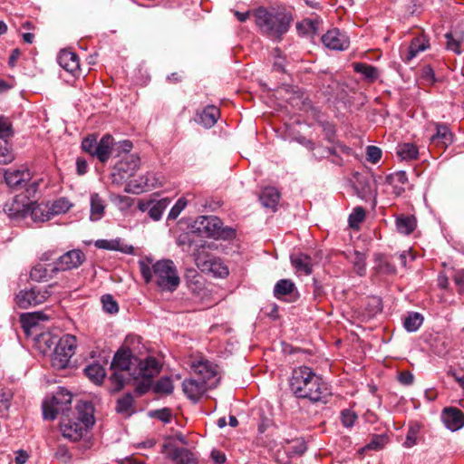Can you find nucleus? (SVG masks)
I'll use <instances>...</instances> for the list:
<instances>
[{"label": "nucleus", "instance_id": "obj_61", "mask_svg": "<svg viewBox=\"0 0 464 464\" xmlns=\"http://www.w3.org/2000/svg\"><path fill=\"white\" fill-rule=\"evenodd\" d=\"M417 432L418 430L415 428H410L404 441L406 447H412L416 443Z\"/></svg>", "mask_w": 464, "mask_h": 464}, {"label": "nucleus", "instance_id": "obj_4", "mask_svg": "<svg viewBox=\"0 0 464 464\" xmlns=\"http://www.w3.org/2000/svg\"><path fill=\"white\" fill-rule=\"evenodd\" d=\"M144 281L153 283L164 292H174L180 285V277L177 266L170 259H161L150 266L145 261H139Z\"/></svg>", "mask_w": 464, "mask_h": 464}, {"label": "nucleus", "instance_id": "obj_12", "mask_svg": "<svg viewBox=\"0 0 464 464\" xmlns=\"http://www.w3.org/2000/svg\"><path fill=\"white\" fill-rule=\"evenodd\" d=\"M322 42L325 47L338 51L347 49L350 44L348 36L336 28L327 31L322 36Z\"/></svg>", "mask_w": 464, "mask_h": 464}, {"label": "nucleus", "instance_id": "obj_62", "mask_svg": "<svg viewBox=\"0 0 464 464\" xmlns=\"http://www.w3.org/2000/svg\"><path fill=\"white\" fill-rule=\"evenodd\" d=\"M323 295H324V290H323L322 285H320V283L316 279H314V283H313V296H314V299L315 301H318V300L321 299Z\"/></svg>", "mask_w": 464, "mask_h": 464}, {"label": "nucleus", "instance_id": "obj_17", "mask_svg": "<svg viewBox=\"0 0 464 464\" xmlns=\"http://www.w3.org/2000/svg\"><path fill=\"white\" fill-rule=\"evenodd\" d=\"M274 295L277 299L289 296L288 301L297 298V291L295 283L290 279H280L274 287Z\"/></svg>", "mask_w": 464, "mask_h": 464}, {"label": "nucleus", "instance_id": "obj_7", "mask_svg": "<svg viewBox=\"0 0 464 464\" xmlns=\"http://www.w3.org/2000/svg\"><path fill=\"white\" fill-rule=\"evenodd\" d=\"M76 343V337L72 334H64L59 339L51 358V363L54 369L63 370L69 365L75 353Z\"/></svg>", "mask_w": 464, "mask_h": 464}, {"label": "nucleus", "instance_id": "obj_50", "mask_svg": "<svg viewBox=\"0 0 464 464\" xmlns=\"http://www.w3.org/2000/svg\"><path fill=\"white\" fill-rule=\"evenodd\" d=\"M13 398V393L7 390L0 392V413H5L10 407V402Z\"/></svg>", "mask_w": 464, "mask_h": 464}, {"label": "nucleus", "instance_id": "obj_5", "mask_svg": "<svg viewBox=\"0 0 464 464\" xmlns=\"http://www.w3.org/2000/svg\"><path fill=\"white\" fill-rule=\"evenodd\" d=\"M77 416L72 420L70 415L62 417L61 430L63 437L72 441L80 440L88 429L94 424L93 407L91 402L80 401L76 407Z\"/></svg>", "mask_w": 464, "mask_h": 464}, {"label": "nucleus", "instance_id": "obj_40", "mask_svg": "<svg viewBox=\"0 0 464 464\" xmlns=\"http://www.w3.org/2000/svg\"><path fill=\"white\" fill-rule=\"evenodd\" d=\"M104 212L103 200L98 194L91 196V219L98 220L102 218Z\"/></svg>", "mask_w": 464, "mask_h": 464}, {"label": "nucleus", "instance_id": "obj_27", "mask_svg": "<svg viewBox=\"0 0 464 464\" xmlns=\"http://www.w3.org/2000/svg\"><path fill=\"white\" fill-rule=\"evenodd\" d=\"M279 198L280 194L278 190L276 188L268 187L263 189L259 196V200L265 208L275 210L278 204Z\"/></svg>", "mask_w": 464, "mask_h": 464}, {"label": "nucleus", "instance_id": "obj_25", "mask_svg": "<svg viewBox=\"0 0 464 464\" xmlns=\"http://www.w3.org/2000/svg\"><path fill=\"white\" fill-rule=\"evenodd\" d=\"M6 184L12 188L22 187L30 179V172L28 170H7L5 173Z\"/></svg>", "mask_w": 464, "mask_h": 464}, {"label": "nucleus", "instance_id": "obj_14", "mask_svg": "<svg viewBox=\"0 0 464 464\" xmlns=\"http://www.w3.org/2000/svg\"><path fill=\"white\" fill-rule=\"evenodd\" d=\"M182 388L188 398L196 402L206 392L207 382L206 380H201L199 378L198 380L188 379L183 382Z\"/></svg>", "mask_w": 464, "mask_h": 464}, {"label": "nucleus", "instance_id": "obj_20", "mask_svg": "<svg viewBox=\"0 0 464 464\" xmlns=\"http://www.w3.org/2000/svg\"><path fill=\"white\" fill-rule=\"evenodd\" d=\"M169 200L168 198H162L157 202L150 201L147 203H139V208L142 211H149V216L153 220H160L161 218L163 211L169 206Z\"/></svg>", "mask_w": 464, "mask_h": 464}, {"label": "nucleus", "instance_id": "obj_30", "mask_svg": "<svg viewBox=\"0 0 464 464\" xmlns=\"http://www.w3.org/2000/svg\"><path fill=\"white\" fill-rule=\"evenodd\" d=\"M429 47V42L424 36H418L411 40L405 56V61L410 62L418 55L419 53L425 51Z\"/></svg>", "mask_w": 464, "mask_h": 464}, {"label": "nucleus", "instance_id": "obj_37", "mask_svg": "<svg viewBox=\"0 0 464 464\" xmlns=\"http://www.w3.org/2000/svg\"><path fill=\"white\" fill-rule=\"evenodd\" d=\"M397 154L402 160H413L418 159L419 150L413 143H403L398 146Z\"/></svg>", "mask_w": 464, "mask_h": 464}, {"label": "nucleus", "instance_id": "obj_36", "mask_svg": "<svg viewBox=\"0 0 464 464\" xmlns=\"http://www.w3.org/2000/svg\"><path fill=\"white\" fill-rule=\"evenodd\" d=\"M140 163V158L137 155L132 154L128 156L125 160L118 163L116 168L119 171L129 173L130 176H132L133 173L139 169Z\"/></svg>", "mask_w": 464, "mask_h": 464}, {"label": "nucleus", "instance_id": "obj_2", "mask_svg": "<svg viewBox=\"0 0 464 464\" xmlns=\"http://www.w3.org/2000/svg\"><path fill=\"white\" fill-rule=\"evenodd\" d=\"M290 389L296 398L308 399L313 402L325 403L331 396L327 383L307 366L293 370Z\"/></svg>", "mask_w": 464, "mask_h": 464}, {"label": "nucleus", "instance_id": "obj_18", "mask_svg": "<svg viewBox=\"0 0 464 464\" xmlns=\"http://www.w3.org/2000/svg\"><path fill=\"white\" fill-rule=\"evenodd\" d=\"M72 394L64 388H60L53 396L52 402L61 411L62 417L69 416Z\"/></svg>", "mask_w": 464, "mask_h": 464}, {"label": "nucleus", "instance_id": "obj_45", "mask_svg": "<svg viewBox=\"0 0 464 464\" xmlns=\"http://www.w3.org/2000/svg\"><path fill=\"white\" fill-rule=\"evenodd\" d=\"M296 29L300 34L313 35L316 33L317 24L312 20L304 19L297 23Z\"/></svg>", "mask_w": 464, "mask_h": 464}, {"label": "nucleus", "instance_id": "obj_22", "mask_svg": "<svg viewBox=\"0 0 464 464\" xmlns=\"http://www.w3.org/2000/svg\"><path fill=\"white\" fill-rule=\"evenodd\" d=\"M220 115L219 109L214 105H208L198 113L196 121L202 124L205 128L213 127Z\"/></svg>", "mask_w": 464, "mask_h": 464}, {"label": "nucleus", "instance_id": "obj_1", "mask_svg": "<svg viewBox=\"0 0 464 464\" xmlns=\"http://www.w3.org/2000/svg\"><path fill=\"white\" fill-rule=\"evenodd\" d=\"M110 376V392L122 390L130 379H151L160 373L161 366L153 357L140 360L127 347L119 349L113 356Z\"/></svg>", "mask_w": 464, "mask_h": 464}, {"label": "nucleus", "instance_id": "obj_52", "mask_svg": "<svg viewBox=\"0 0 464 464\" xmlns=\"http://www.w3.org/2000/svg\"><path fill=\"white\" fill-rule=\"evenodd\" d=\"M14 159L13 152L8 149L6 140L5 143L0 141V164H8Z\"/></svg>", "mask_w": 464, "mask_h": 464}, {"label": "nucleus", "instance_id": "obj_3", "mask_svg": "<svg viewBox=\"0 0 464 464\" xmlns=\"http://www.w3.org/2000/svg\"><path fill=\"white\" fill-rule=\"evenodd\" d=\"M253 15L261 34L276 42L282 40L293 22L291 13L285 8L259 7L253 12Z\"/></svg>", "mask_w": 464, "mask_h": 464}, {"label": "nucleus", "instance_id": "obj_43", "mask_svg": "<svg viewBox=\"0 0 464 464\" xmlns=\"http://www.w3.org/2000/svg\"><path fill=\"white\" fill-rule=\"evenodd\" d=\"M174 389L172 381L169 377L160 378L154 385L153 391L156 393L170 394Z\"/></svg>", "mask_w": 464, "mask_h": 464}, {"label": "nucleus", "instance_id": "obj_42", "mask_svg": "<svg viewBox=\"0 0 464 464\" xmlns=\"http://www.w3.org/2000/svg\"><path fill=\"white\" fill-rule=\"evenodd\" d=\"M365 218V211L362 207H356L353 212L349 215L348 222L350 227L358 229L360 223L363 221Z\"/></svg>", "mask_w": 464, "mask_h": 464}, {"label": "nucleus", "instance_id": "obj_19", "mask_svg": "<svg viewBox=\"0 0 464 464\" xmlns=\"http://www.w3.org/2000/svg\"><path fill=\"white\" fill-rule=\"evenodd\" d=\"M57 60L61 67L72 74L80 69L79 58L75 53L63 50L59 53Z\"/></svg>", "mask_w": 464, "mask_h": 464}, {"label": "nucleus", "instance_id": "obj_10", "mask_svg": "<svg viewBox=\"0 0 464 464\" xmlns=\"http://www.w3.org/2000/svg\"><path fill=\"white\" fill-rule=\"evenodd\" d=\"M85 259V254L82 250L72 249L67 251L53 261L56 266L53 269L58 270V272L75 269L78 268Z\"/></svg>", "mask_w": 464, "mask_h": 464}, {"label": "nucleus", "instance_id": "obj_59", "mask_svg": "<svg viewBox=\"0 0 464 464\" xmlns=\"http://www.w3.org/2000/svg\"><path fill=\"white\" fill-rule=\"evenodd\" d=\"M421 77L423 80L433 83L435 82V72L430 65H425L421 70Z\"/></svg>", "mask_w": 464, "mask_h": 464}, {"label": "nucleus", "instance_id": "obj_39", "mask_svg": "<svg viewBox=\"0 0 464 464\" xmlns=\"http://www.w3.org/2000/svg\"><path fill=\"white\" fill-rule=\"evenodd\" d=\"M353 70L363 76L368 82H373L377 77L375 67L363 63H353Z\"/></svg>", "mask_w": 464, "mask_h": 464}, {"label": "nucleus", "instance_id": "obj_9", "mask_svg": "<svg viewBox=\"0 0 464 464\" xmlns=\"http://www.w3.org/2000/svg\"><path fill=\"white\" fill-rule=\"evenodd\" d=\"M198 267L202 272H208L213 274L214 276L224 278L228 275L227 266L218 257L209 254H199L196 257Z\"/></svg>", "mask_w": 464, "mask_h": 464}, {"label": "nucleus", "instance_id": "obj_58", "mask_svg": "<svg viewBox=\"0 0 464 464\" xmlns=\"http://www.w3.org/2000/svg\"><path fill=\"white\" fill-rule=\"evenodd\" d=\"M413 380H414V376L409 371H402L398 373V381L403 385L412 384Z\"/></svg>", "mask_w": 464, "mask_h": 464}, {"label": "nucleus", "instance_id": "obj_34", "mask_svg": "<svg viewBox=\"0 0 464 464\" xmlns=\"http://www.w3.org/2000/svg\"><path fill=\"white\" fill-rule=\"evenodd\" d=\"M155 187L154 179H150V175L141 178V182L137 183L136 181H130L125 186V192L132 194H140L145 189Z\"/></svg>", "mask_w": 464, "mask_h": 464}, {"label": "nucleus", "instance_id": "obj_21", "mask_svg": "<svg viewBox=\"0 0 464 464\" xmlns=\"http://www.w3.org/2000/svg\"><path fill=\"white\" fill-rule=\"evenodd\" d=\"M291 264L297 273H303L305 276L313 272L312 258L303 253L293 254L290 256Z\"/></svg>", "mask_w": 464, "mask_h": 464}, {"label": "nucleus", "instance_id": "obj_8", "mask_svg": "<svg viewBox=\"0 0 464 464\" xmlns=\"http://www.w3.org/2000/svg\"><path fill=\"white\" fill-rule=\"evenodd\" d=\"M50 287L51 285L44 290L36 287L21 290L15 296L16 304L22 309H27L44 303L51 295Z\"/></svg>", "mask_w": 464, "mask_h": 464}, {"label": "nucleus", "instance_id": "obj_48", "mask_svg": "<svg viewBox=\"0 0 464 464\" xmlns=\"http://www.w3.org/2000/svg\"><path fill=\"white\" fill-rule=\"evenodd\" d=\"M407 181V175L404 171H398L386 177V182L394 186L397 189L398 184L403 185Z\"/></svg>", "mask_w": 464, "mask_h": 464}, {"label": "nucleus", "instance_id": "obj_60", "mask_svg": "<svg viewBox=\"0 0 464 464\" xmlns=\"http://www.w3.org/2000/svg\"><path fill=\"white\" fill-rule=\"evenodd\" d=\"M55 456L58 459H60L61 461L63 462H67L71 459V454L69 452V450H67V448H65L64 446H59L56 452H55Z\"/></svg>", "mask_w": 464, "mask_h": 464}, {"label": "nucleus", "instance_id": "obj_24", "mask_svg": "<svg viewBox=\"0 0 464 464\" xmlns=\"http://www.w3.org/2000/svg\"><path fill=\"white\" fill-rule=\"evenodd\" d=\"M94 246L99 249L115 250L124 254H133L134 248L132 246L124 245L120 238L118 239H99L96 240Z\"/></svg>", "mask_w": 464, "mask_h": 464}, {"label": "nucleus", "instance_id": "obj_32", "mask_svg": "<svg viewBox=\"0 0 464 464\" xmlns=\"http://www.w3.org/2000/svg\"><path fill=\"white\" fill-rule=\"evenodd\" d=\"M133 402V396L128 392L117 400L115 410L118 413L130 417L135 411Z\"/></svg>", "mask_w": 464, "mask_h": 464}, {"label": "nucleus", "instance_id": "obj_13", "mask_svg": "<svg viewBox=\"0 0 464 464\" xmlns=\"http://www.w3.org/2000/svg\"><path fill=\"white\" fill-rule=\"evenodd\" d=\"M29 199L26 197H24L22 199L15 197L5 204L4 211L11 218H24L29 214Z\"/></svg>", "mask_w": 464, "mask_h": 464}, {"label": "nucleus", "instance_id": "obj_28", "mask_svg": "<svg viewBox=\"0 0 464 464\" xmlns=\"http://www.w3.org/2000/svg\"><path fill=\"white\" fill-rule=\"evenodd\" d=\"M34 222H45L51 219L52 212L47 206L29 203V214Z\"/></svg>", "mask_w": 464, "mask_h": 464}, {"label": "nucleus", "instance_id": "obj_57", "mask_svg": "<svg viewBox=\"0 0 464 464\" xmlns=\"http://www.w3.org/2000/svg\"><path fill=\"white\" fill-rule=\"evenodd\" d=\"M151 416L156 417L165 423H169L171 420V411L168 408L155 411Z\"/></svg>", "mask_w": 464, "mask_h": 464}, {"label": "nucleus", "instance_id": "obj_35", "mask_svg": "<svg viewBox=\"0 0 464 464\" xmlns=\"http://www.w3.org/2000/svg\"><path fill=\"white\" fill-rule=\"evenodd\" d=\"M84 373L87 378L96 384L102 383L106 372L100 363H92L85 367Z\"/></svg>", "mask_w": 464, "mask_h": 464}, {"label": "nucleus", "instance_id": "obj_64", "mask_svg": "<svg viewBox=\"0 0 464 464\" xmlns=\"http://www.w3.org/2000/svg\"><path fill=\"white\" fill-rule=\"evenodd\" d=\"M367 160L373 164L377 163V146L367 148Z\"/></svg>", "mask_w": 464, "mask_h": 464}, {"label": "nucleus", "instance_id": "obj_51", "mask_svg": "<svg viewBox=\"0 0 464 464\" xmlns=\"http://www.w3.org/2000/svg\"><path fill=\"white\" fill-rule=\"evenodd\" d=\"M61 411L52 402L51 404L44 402L43 414L46 420H54Z\"/></svg>", "mask_w": 464, "mask_h": 464}, {"label": "nucleus", "instance_id": "obj_29", "mask_svg": "<svg viewBox=\"0 0 464 464\" xmlns=\"http://www.w3.org/2000/svg\"><path fill=\"white\" fill-rule=\"evenodd\" d=\"M169 456L176 464H198L194 454L185 448H174Z\"/></svg>", "mask_w": 464, "mask_h": 464}, {"label": "nucleus", "instance_id": "obj_23", "mask_svg": "<svg viewBox=\"0 0 464 464\" xmlns=\"http://www.w3.org/2000/svg\"><path fill=\"white\" fill-rule=\"evenodd\" d=\"M113 148V138L106 134L104 135L99 142H97L94 157H96L101 162H106L111 154Z\"/></svg>", "mask_w": 464, "mask_h": 464}, {"label": "nucleus", "instance_id": "obj_56", "mask_svg": "<svg viewBox=\"0 0 464 464\" xmlns=\"http://www.w3.org/2000/svg\"><path fill=\"white\" fill-rule=\"evenodd\" d=\"M452 279L458 286L459 294H464V270L455 271Z\"/></svg>", "mask_w": 464, "mask_h": 464}, {"label": "nucleus", "instance_id": "obj_31", "mask_svg": "<svg viewBox=\"0 0 464 464\" xmlns=\"http://www.w3.org/2000/svg\"><path fill=\"white\" fill-rule=\"evenodd\" d=\"M306 450V442L303 438L286 440V445L285 446V451L290 458L302 456Z\"/></svg>", "mask_w": 464, "mask_h": 464}, {"label": "nucleus", "instance_id": "obj_54", "mask_svg": "<svg viewBox=\"0 0 464 464\" xmlns=\"http://www.w3.org/2000/svg\"><path fill=\"white\" fill-rule=\"evenodd\" d=\"M97 145V140L95 137H86L83 139L82 142V149L83 151L89 153L91 156L94 157V152Z\"/></svg>", "mask_w": 464, "mask_h": 464}, {"label": "nucleus", "instance_id": "obj_11", "mask_svg": "<svg viewBox=\"0 0 464 464\" xmlns=\"http://www.w3.org/2000/svg\"><path fill=\"white\" fill-rule=\"evenodd\" d=\"M434 126L435 133L430 138V144L440 149L446 150L453 143L454 134L445 123L436 122Z\"/></svg>", "mask_w": 464, "mask_h": 464}, {"label": "nucleus", "instance_id": "obj_47", "mask_svg": "<svg viewBox=\"0 0 464 464\" xmlns=\"http://www.w3.org/2000/svg\"><path fill=\"white\" fill-rule=\"evenodd\" d=\"M14 135L12 124L7 118L0 117V139L6 140Z\"/></svg>", "mask_w": 464, "mask_h": 464}, {"label": "nucleus", "instance_id": "obj_49", "mask_svg": "<svg viewBox=\"0 0 464 464\" xmlns=\"http://www.w3.org/2000/svg\"><path fill=\"white\" fill-rule=\"evenodd\" d=\"M102 303L104 311L109 314H115L119 310L117 302L110 295H105L102 297Z\"/></svg>", "mask_w": 464, "mask_h": 464}, {"label": "nucleus", "instance_id": "obj_33", "mask_svg": "<svg viewBox=\"0 0 464 464\" xmlns=\"http://www.w3.org/2000/svg\"><path fill=\"white\" fill-rule=\"evenodd\" d=\"M417 226L414 216L400 215L396 218V227L400 233L404 235L411 234Z\"/></svg>", "mask_w": 464, "mask_h": 464}, {"label": "nucleus", "instance_id": "obj_46", "mask_svg": "<svg viewBox=\"0 0 464 464\" xmlns=\"http://www.w3.org/2000/svg\"><path fill=\"white\" fill-rule=\"evenodd\" d=\"M71 206L72 205L68 199H66L64 198H61L55 200L52 204V207L49 208H50V211L52 212V216H53V215H59L61 213H65L66 211H68L70 209Z\"/></svg>", "mask_w": 464, "mask_h": 464}, {"label": "nucleus", "instance_id": "obj_38", "mask_svg": "<svg viewBox=\"0 0 464 464\" xmlns=\"http://www.w3.org/2000/svg\"><path fill=\"white\" fill-rule=\"evenodd\" d=\"M193 367L195 372L200 376L199 379L206 380V382L216 376V370L208 362H198L197 364H194Z\"/></svg>", "mask_w": 464, "mask_h": 464}, {"label": "nucleus", "instance_id": "obj_15", "mask_svg": "<svg viewBox=\"0 0 464 464\" xmlns=\"http://www.w3.org/2000/svg\"><path fill=\"white\" fill-rule=\"evenodd\" d=\"M441 417L446 427L452 431L459 430L464 425V414L459 409L446 408Z\"/></svg>", "mask_w": 464, "mask_h": 464}, {"label": "nucleus", "instance_id": "obj_63", "mask_svg": "<svg viewBox=\"0 0 464 464\" xmlns=\"http://www.w3.org/2000/svg\"><path fill=\"white\" fill-rule=\"evenodd\" d=\"M21 323L24 329H29L31 327L35 326L38 324V322L35 320V317L27 318L25 316V314H21Z\"/></svg>", "mask_w": 464, "mask_h": 464}, {"label": "nucleus", "instance_id": "obj_41", "mask_svg": "<svg viewBox=\"0 0 464 464\" xmlns=\"http://www.w3.org/2000/svg\"><path fill=\"white\" fill-rule=\"evenodd\" d=\"M423 323V316L417 312L410 313L403 321V325L408 332H416Z\"/></svg>", "mask_w": 464, "mask_h": 464}, {"label": "nucleus", "instance_id": "obj_53", "mask_svg": "<svg viewBox=\"0 0 464 464\" xmlns=\"http://www.w3.org/2000/svg\"><path fill=\"white\" fill-rule=\"evenodd\" d=\"M357 419V415L351 410H343L341 412V420L344 427H352Z\"/></svg>", "mask_w": 464, "mask_h": 464}, {"label": "nucleus", "instance_id": "obj_55", "mask_svg": "<svg viewBox=\"0 0 464 464\" xmlns=\"http://www.w3.org/2000/svg\"><path fill=\"white\" fill-rule=\"evenodd\" d=\"M187 206V200L183 198H179L176 204L171 208L168 218L169 219H175L179 217L180 212L185 208Z\"/></svg>", "mask_w": 464, "mask_h": 464}, {"label": "nucleus", "instance_id": "obj_26", "mask_svg": "<svg viewBox=\"0 0 464 464\" xmlns=\"http://www.w3.org/2000/svg\"><path fill=\"white\" fill-rule=\"evenodd\" d=\"M446 48L452 51L456 54L461 53V44L464 42V32L462 30L454 29L445 34Z\"/></svg>", "mask_w": 464, "mask_h": 464}, {"label": "nucleus", "instance_id": "obj_16", "mask_svg": "<svg viewBox=\"0 0 464 464\" xmlns=\"http://www.w3.org/2000/svg\"><path fill=\"white\" fill-rule=\"evenodd\" d=\"M54 267H56L54 262L50 264L39 263L32 268L30 277L36 282L48 281L59 273L58 270L53 269Z\"/></svg>", "mask_w": 464, "mask_h": 464}, {"label": "nucleus", "instance_id": "obj_44", "mask_svg": "<svg viewBox=\"0 0 464 464\" xmlns=\"http://www.w3.org/2000/svg\"><path fill=\"white\" fill-rule=\"evenodd\" d=\"M381 274L386 276H393L396 274V267L388 256H379V276Z\"/></svg>", "mask_w": 464, "mask_h": 464}, {"label": "nucleus", "instance_id": "obj_6", "mask_svg": "<svg viewBox=\"0 0 464 464\" xmlns=\"http://www.w3.org/2000/svg\"><path fill=\"white\" fill-rule=\"evenodd\" d=\"M193 231L201 237L216 239H230L235 237V229L223 227L221 219L216 216H201L192 226Z\"/></svg>", "mask_w": 464, "mask_h": 464}]
</instances>
